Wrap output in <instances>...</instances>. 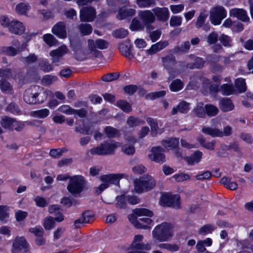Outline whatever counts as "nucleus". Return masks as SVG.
<instances>
[{
    "label": "nucleus",
    "mask_w": 253,
    "mask_h": 253,
    "mask_svg": "<svg viewBox=\"0 0 253 253\" xmlns=\"http://www.w3.org/2000/svg\"><path fill=\"white\" fill-rule=\"evenodd\" d=\"M153 212L145 208H136L132 210V213L128 215L129 221L137 228L149 229L150 225L152 220L149 217H142L139 218V221L137 219V217L146 216L152 217Z\"/></svg>",
    "instance_id": "obj_1"
},
{
    "label": "nucleus",
    "mask_w": 253,
    "mask_h": 253,
    "mask_svg": "<svg viewBox=\"0 0 253 253\" xmlns=\"http://www.w3.org/2000/svg\"><path fill=\"white\" fill-rule=\"evenodd\" d=\"M47 97L46 90L38 85L30 86L25 90L24 94V99L29 104L42 103Z\"/></svg>",
    "instance_id": "obj_2"
},
{
    "label": "nucleus",
    "mask_w": 253,
    "mask_h": 253,
    "mask_svg": "<svg viewBox=\"0 0 253 253\" xmlns=\"http://www.w3.org/2000/svg\"><path fill=\"white\" fill-rule=\"evenodd\" d=\"M134 191L138 194L153 189L156 185V179L151 175L146 174L133 180Z\"/></svg>",
    "instance_id": "obj_3"
},
{
    "label": "nucleus",
    "mask_w": 253,
    "mask_h": 253,
    "mask_svg": "<svg viewBox=\"0 0 253 253\" xmlns=\"http://www.w3.org/2000/svg\"><path fill=\"white\" fill-rule=\"evenodd\" d=\"M152 235L154 239L160 242L167 241L173 236L172 226L166 222L163 223L155 228Z\"/></svg>",
    "instance_id": "obj_4"
},
{
    "label": "nucleus",
    "mask_w": 253,
    "mask_h": 253,
    "mask_svg": "<svg viewBox=\"0 0 253 253\" xmlns=\"http://www.w3.org/2000/svg\"><path fill=\"white\" fill-rule=\"evenodd\" d=\"M123 177V174L121 173H112L102 175L100 177V179L102 183L96 188V194L99 195L103 190L108 188L111 184L119 185L120 180Z\"/></svg>",
    "instance_id": "obj_5"
},
{
    "label": "nucleus",
    "mask_w": 253,
    "mask_h": 253,
    "mask_svg": "<svg viewBox=\"0 0 253 253\" xmlns=\"http://www.w3.org/2000/svg\"><path fill=\"white\" fill-rule=\"evenodd\" d=\"M118 143L114 140L104 141L98 146L90 149L91 155H109L114 153L115 149L118 147Z\"/></svg>",
    "instance_id": "obj_6"
},
{
    "label": "nucleus",
    "mask_w": 253,
    "mask_h": 253,
    "mask_svg": "<svg viewBox=\"0 0 253 253\" xmlns=\"http://www.w3.org/2000/svg\"><path fill=\"white\" fill-rule=\"evenodd\" d=\"M85 181L82 175H75L70 177L67 190L72 194H79L83 190Z\"/></svg>",
    "instance_id": "obj_7"
},
{
    "label": "nucleus",
    "mask_w": 253,
    "mask_h": 253,
    "mask_svg": "<svg viewBox=\"0 0 253 253\" xmlns=\"http://www.w3.org/2000/svg\"><path fill=\"white\" fill-rule=\"evenodd\" d=\"M180 196L178 194L171 195L169 193H166L162 196L161 205L163 206L177 209L180 208Z\"/></svg>",
    "instance_id": "obj_8"
},
{
    "label": "nucleus",
    "mask_w": 253,
    "mask_h": 253,
    "mask_svg": "<svg viewBox=\"0 0 253 253\" xmlns=\"http://www.w3.org/2000/svg\"><path fill=\"white\" fill-rule=\"evenodd\" d=\"M202 131L206 134H208L212 137H222L223 136H229L231 134L232 127L230 126H226L223 129V131L218 129L213 128L211 127L203 126Z\"/></svg>",
    "instance_id": "obj_9"
},
{
    "label": "nucleus",
    "mask_w": 253,
    "mask_h": 253,
    "mask_svg": "<svg viewBox=\"0 0 253 253\" xmlns=\"http://www.w3.org/2000/svg\"><path fill=\"white\" fill-rule=\"evenodd\" d=\"M226 16V11L222 6H219L212 8L210 12V19L211 23L217 25L221 23L223 19Z\"/></svg>",
    "instance_id": "obj_10"
},
{
    "label": "nucleus",
    "mask_w": 253,
    "mask_h": 253,
    "mask_svg": "<svg viewBox=\"0 0 253 253\" xmlns=\"http://www.w3.org/2000/svg\"><path fill=\"white\" fill-rule=\"evenodd\" d=\"M139 15L143 25L146 26V31L153 30L154 28L151 24L155 21L154 14L150 10H144L140 11Z\"/></svg>",
    "instance_id": "obj_11"
},
{
    "label": "nucleus",
    "mask_w": 253,
    "mask_h": 253,
    "mask_svg": "<svg viewBox=\"0 0 253 253\" xmlns=\"http://www.w3.org/2000/svg\"><path fill=\"white\" fill-rule=\"evenodd\" d=\"M80 20L82 22H92L96 17L95 9L92 7H84L80 10Z\"/></svg>",
    "instance_id": "obj_12"
},
{
    "label": "nucleus",
    "mask_w": 253,
    "mask_h": 253,
    "mask_svg": "<svg viewBox=\"0 0 253 253\" xmlns=\"http://www.w3.org/2000/svg\"><path fill=\"white\" fill-rule=\"evenodd\" d=\"M149 159L156 163H163L166 161L164 149L161 147H154L151 149V153L148 155Z\"/></svg>",
    "instance_id": "obj_13"
},
{
    "label": "nucleus",
    "mask_w": 253,
    "mask_h": 253,
    "mask_svg": "<svg viewBox=\"0 0 253 253\" xmlns=\"http://www.w3.org/2000/svg\"><path fill=\"white\" fill-rule=\"evenodd\" d=\"M28 251V247L25 239L23 237H16L12 245V253H18L21 252L25 253Z\"/></svg>",
    "instance_id": "obj_14"
},
{
    "label": "nucleus",
    "mask_w": 253,
    "mask_h": 253,
    "mask_svg": "<svg viewBox=\"0 0 253 253\" xmlns=\"http://www.w3.org/2000/svg\"><path fill=\"white\" fill-rule=\"evenodd\" d=\"M143 236L142 235H137L134 236V240L131 244V248L134 251H149L151 250L150 244H144L142 243Z\"/></svg>",
    "instance_id": "obj_15"
},
{
    "label": "nucleus",
    "mask_w": 253,
    "mask_h": 253,
    "mask_svg": "<svg viewBox=\"0 0 253 253\" xmlns=\"http://www.w3.org/2000/svg\"><path fill=\"white\" fill-rule=\"evenodd\" d=\"M93 218V214L89 211H85L82 214V216L74 221L75 228H81L82 226L86 223H88Z\"/></svg>",
    "instance_id": "obj_16"
},
{
    "label": "nucleus",
    "mask_w": 253,
    "mask_h": 253,
    "mask_svg": "<svg viewBox=\"0 0 253 253\" xmlns=\"http://www.w3.org/2000/svg\"><path fill=\"white\" fill-rule=\"evenodd\" d=\"M52 32L60 39H65L67 37L66 27L63 22H59L52 28Z\"/></svg>",
    "instance_id": "obj_17"
},
{
    "label": "nucleus",
    "mask_w": 253,
    "mask_h": 253,
    "mask_svg": "<svg viewBox=\"0 0 253 253\" xmlns=\"http://www.w3.org/2000/svg\"><path fill=\"white\" fill-rule=\"evenodd\" d=\"M219 107L223 112L231 111L234 109V105L229 98L223 97L219 101Z\"/></svg>",
    "instance_id": "obj_18"
},
{
    "label": "nucleus",
    "mask_w": 253,
    "mask_h": 253,
    "mask_svg": "<svg viewBox=\"0 0 253 253\" xmlns=\"http://www.w3.org/2000/svg\"><path fill=\"white\" fill-rule=\"evenodd\" d=\"M152 11L159 21L164 22L169 18V12L168 9L166 7H155L153 9Z\"/></svg>",
    "instance_id": "obj_19"
},
{
    "label": "nucleus",
    "mask_w": 253,
    "mask_h": 253,
    "mask_svg": "<svg viewBox=\"0 0 253 253\" xmlns=\"http://www.w3.org/2000/svg\"><path fill=\"white\" fill-rule=\"evenodd\" d=\"M229 14L231 16L237 17L242 21L245 22L249 21V18L247 16V12L243 9L233 8L230 11Z\"/></svg>",
    "instance_id": "obj_20"
},
{
    "label": "nucleus",
    "mask_w": 253,
    "mask_h": 253,
    "mask_svg": "<svg viewBox=\"0 0 253 253\" xmlns=\"http://www.w3.org/2000/svg\"><path fill=\"white\" fill-rule=\"evenodd\" d=\"M9 31L15 34L21 35L24 32L25 28L23 24L17 20L10 22Z\"/></svg>",
    "instance_id": "obj_21"
},
{
    "label": "nucleus",
    "mask_w": 253,
    "mask_h": 253,
    "mask_svg": "<svg viewBox=\"0 0 253 253\" xmlns=\"http://www.w3.org/2000/svg\"><path fill=\"white\" fill-rule=\"evenodd\" d=\"M48 211L51 214H54L56 217L55 218L57 222H61L64 220V216L61 212L59 206L57 205H50L48 207Z\"/></svg>",
    "instance_id": "obj_22"
},
{
    "label": "nucleus",
    "mask_w": 253,
    "mask_h": 253,
    "mask_svg": "<svg viewBox=\"0 0 253 253\" xmlns=\"http://www.w3.org/2000/svg\"><path fill=\"white\" fill-rule=\"evenodd\" d=\"M135 13V10L134 9L123 7L119 9L117 15V18L120 20H123L133 16Z\"/></svg>",
    "instance_id": "obj_23"
},
{
    "label": "nucleus",
    "mask_w": 253,
    "mask_h": 253,
    "mask_svg": "<svg viewBox=\"0 0 253 253\" xmlns=\"http://www.w3.org/2000/svg\"><path fill=\"white\" fill-rule=\"evenodd\" d=\"M189 109V103L185 101L180 102L175 107H173L172 109L171 114L174 115L178 112L181 113H185Z\"/></svg>",
    "instance_id": "obj_24"
},
{
    "label": "nucleus",
    "mask_w": 253,
    "mask_h": 253,
    "mask_svg": "<svg viewBox=\"0 0 253 253\" xmlns=\"http://www.w3.org/2000/svg\"><path fill=\"white\" fill-rule=\"evenodd\" d=\"M162 61L164 66L167 71L169 69L174 67L176 64L175 57L173 55H169L165 57H162Z\"/></svg>",
    "instance_id": "obj_25"
},
{
    "label": "nucleus",
    "mask_w": 253,
    "mask_h": 253,
    "mask_svg": "<svg viewBox=\"0 0 253 253\" xmlns=\"http://www.w3.org/2000/svg\"><path fill=\"white\" fill-rule=\"evenodd\" d=\"M203 153L199 150L196 151L193 154L189 157L185 158L187 163L190 165H193L199 163L202 159Z\"/></svg>",
    "instance_id": "obj_26"
},
{
    "label": "nucleus",
    "mask_w": 253,
    "mask_h": 253,
    "mask_svg": "<svg viewBox=\"0 0 253 253\" xmlns=\"http://www.w3.org/2000/svg\"><path fill=\"white\" fill-rule=\"evenodd\" d=\"M15 122L16 120L15 119L8 116H4L1 120L0 125L3 128L12 130H13Z\"/></svg>",
    "instance_id": "obj_27"
},
{
    "label": "nucleus",
    "mask_w": 253,
    "mask_h": 253,
    "mask_svg": "<svg viewBox=\"0 0 253 253\" xmlns=\"http://www.w3.org/2000/svg\"><path fill=\"white\" fill-rule=\"evenodd\" d=\"M131 44L129 41H126L120 43L119 49L123 55L126 57H130L132 55L130 51Z\"/></svg>",
    "instance_id": "obj_28"
},
{
    "label": "nucleus",
    "mask_w": 253,
    "mask_h": 253,
    "mask_svg": "<svg viewBox=\"0 0 253 253\" xmlns=\"http://www.w3.org/2000/svg\"><path fill=\"white\" fill-rule=\"evenodd\" d=\"M220 91L224 96H229L235 94L236 90L232 84H225L220 86Z\"/></svg>",
    "instance_id": "obj_29"
},
{
    "label": "nucleus",
    "mask_w": 253,
    "mask_h": 253,
    "mask_svg": "<svg viewBox=\"0 0 253 253\" xmlns=\"http://www.w3.org/2000/svg\"><path fill=\"white\" fill-rule=\"evenodd\" d=\"M205 113L209 117H212L215 116L219 113L218 108L211 104H206L204 106Z\"/></svg>",
    "instance_id": "obj_30"
},
{
    "label": "nucleus",
    "mask_w": 253,
    "mask_h": 253,
    "mask_svg": "<svg viewBox=\"0 0 253 253\" xmlns=\"http://www.w3.org/2000/svg\"><path fill=\"white\" fill-rule=\"evenodd\" d=\"M209 80H204L203 82V87L205 89L209 88L210 92L212 94H216L218 91H220V86L217 84H210L208 82Z\"/></svg>",
    "instance_id": "obj_31"
},
{
    "label": "nucleus",
    "mask_w": 253,
    "mask_h": 253,
    "mask_svg": "<svg viewBox=\"0 0 253 253\" xmlns=\"http://www.w3.org/2000/svg\"><path fill=\"white\" fill-rule=\"evenodd\" d=\"M49 114V111L47 109L33 111L30 112V115L33 117L44 119Z\"/></svg>",
    "instance_id": "obj_32"
},
{
    "label": "nucleus",
    "mask_w": 253,
    "mask_h": 253,
    "mask_svg": "<svg viewBox=\"0 0 253 253\" xmlns=\"http://www.w3.org/2000/svg\"><path fill=\"white\" fill-rule=\"evenodd\" d=\"M205 63V61L202 58L197 57L194 63H188L186 67L191 69H201L203 68Z\"/></svg>",
    "instance_id": "obj_33"
},
{
    "label": "nucleus",
    "mask_w": 253,
    "mask_h": 253,
    "mask_svg": "<svg viewBox=\"0 0 253 253\" xmlns=\"http://www.w3.org/2000/svg\"><path fill=\"white\" fill-rule=\"evenodd\" d=\"M190 43L189 41H186L181 43L180 45H177L173 48V52L175 53L181 52L187 53L190 47Z\"/></svg>",
    "instance_id": "obj_34"
},
{
    "label": "nucleus",
    "mask_w": 253,
    "mask_h": 253,
    "mask_svg": "<svg viewBox=\"0 0 253 253\" xmlns=\"http://www.w3.org/2000/svg\"><path fill=\"white\" fill-rule=\"evenodd\" d=\"M116 206L117 208H119L121 209H125L127 207V199L126 196L124 195H122L120 196H118L116 198Z\"/></svg>",
    "instance_id": "obj_35"
},
{
    "label": "nucleus",
    "mask_w": 253,
    "mask_h": 253,
    "mask_svg": "<svg viewBox=\"0 0 253 253\" xmlns=\"http://www.w3.org/2000/svg\"><path fill=\"white\" fill-rule=\"evenodd\" d=\"M116 104L119 108L126 113H129L132 110L131 105L126 100H120L117 102Z\"/></svg>",
    "instance_id": "obj_36"
},
{
    "label": "nucleus",
    "mask_w": 253,
    "mask_h": 253,
    "mask_svg": "<svg viewBox=\"0 0 253 253\" xmlns=\"http://www.w3.org/2000/svg\"><path fill=\"white\" fill-rule=\"evenodd\" d=\"M163 145L166 148L173 149L177 146L179 144L177 138H170L162 141Z\"/></svg>",
    "instance_id": "obj_37"
},
{
    "label": "nucleus",
    "mask_w": 253,
    "mask_h": 253,
    "mask_svg": "<svg viewBox=\"0 0 253 253\" xmlns=\"http://www.w3.org/2000/svg\"><path fill=\"white\" fill-rule=\"evenodd\" d=\"M208 16V14L206 11H204L200 13L195 23V26L197 28L199 29L203 27Z\"/></svg>",
    "instance_id": "obj_38"
},
{
    "label": "nucleus",
    "mask_w": 253,
    "mask_h": 253,
    "mask_svg": "<svg viewBox=\"0 0 253 253\" xmlns=\"http://www.w3.org/2000/svg\"><path fill=\"white\" fill-rule=\"evenodd\" d=\"M42 38L44 42L49 46L56 45L58 43L57 40L50 34H45Z\"/></svg>",
    "instance_id": "obj_39"
},
{
    "label": "nucleus",
    "mask_w": 253,
    "mask_h": 253,
    "mask_svg": "<svg viewBox=\"0 0 253 253\" xmlns=\"http://www.w3.org/2000/svg\"><path fill=\"white\" fill-rule=\"evenodd\" d=\"M166 94V91L165 90L153 92L146 94L145 96V98L146 99L155 100L156 99L162 97Z\"/></svg>",
    "instance_id": "obj_40"
},
{
    "label": "nucleus",
    "mask_w": 253,
    "mask_h": 253,
    "mask_svg": "<svg viewBox=\"0 0 253 253\" xmlns=\"http://www.w3.org/2000/svg\"><path fill=\"white\" fill-rule=\"evenodd\" d=\"M148 124L150 126L151 128V134L153 136H155L158 133V124L156 121L151 118H148L146 119Z\"/></svg>",
    "instance_id": "obj_41"
},
{
    "label": "nucleus",
    "mask_w": 253,
    "mask_h": 253,
    "mask_svg": "<svg viewBox=\"0 0 253 253\" xmlns=\"http://www.w3.org/2000/svg\"><path fill=\"white\" fill-rule=\"evenodd\" d=\"M78 28L83 35H89L92 31V27L89 24H81L78 26Z\"/></svg>",
    "instance_id": "obj_42"
},
{
    "label": "nucleus",
    "mask_w": 253,
    "mask_h": 253,
    "mask_svg": "<svg viewBox=\"0 0 253 253\" xmlns=\"http://www.w3.org/2000/svg\"><path fill=\"white\" fill-rule=\"evenodd\" d=\"M158 247L161 249H166L169 251L173 252H176L179 250V247L176 244H170L169 243H163L159 244Z\"/></svg>",
    "instance_id": "obj_43"
},
{
    "label": "nucleus",
    "mask_w": 253,
    "mask_h": 253,
    "mask_svg": "<svg viewBox=\"0 0 253 253\" xmlns=\"http://www.w3.org/2000/svg\"><path fill=\"white\" fill-rule=\"evenodd\" d=\"M183 87V84L181 80H173L169 85V88L172 91L176 92Z\"/></svg>",
    "instance_id": "obj_44"
},
{
    "label": "nucleus",
    "mask_w": 253,
    "mask_h": 253,
    "mask_svg": "<svg viewBox=\"0 0 253 253\" xmlns=\"http://www.w3.org/2000/svg\"><path fill=\"white\" fill-rule=\"evenodd\" d=\"M55 219L54 217L49 216L46 217L43 222V227L46 230H50L55 226Z\"/></svg>",
    "instance_id": "obj_45"
},
{
    "label": "nucleus",
    "mask_w": 253,
    "mask_h": 253,
    "mask_svg": "<svg viewBox=\"0 0 253 253\" xmlns=\"http://www.w3.org/2000/svg\"><path fill=\"white\" fill-rule=\"evenodd\" d=\"M152 30L146 31L149 33V38L152 42H156L160 38L162 32L159 30L151 31Z\"/></svg>",
    "instance_id": "obj_46"
},
{
    "label": "nucleus",
    "mask_w": 253,
    "mask_h": 253,
    "mask_svg": "<svg viewBox=\"0 0 253 253\" xmlns=\"http://www.w3.org/2000/svg\"><path fill=\"white\" fill-rule=\"evenodd\" d=\"M88 47L92 52H93V54L94 56L99 57L101 55V52L96 50L95 41L94 42L93 40L89 39L88 40Z\"/></svg>",
    "instance_id": "obj_47"
},
{
    "label": "nucleus",
    "mask_w": 253,
    "mask_h": 253,
    "mask_svg": "<svg viewBox=\"0 0 253 253\" xmlns=\"http://www.w3.org/2000/svg\"><path fill=\"white\" fill-rule=\"evenodd\" d=\"M5 111L13 114H19L20 113V109L19 106L15 103L12 102L6 108Z\"/></svg>",
    "instance_id": "obj_48"
},
{
    "label": "nucleus",
    "mask_w": 253,
    "mask_h": 253,
    "mask_svg": "<svg viewBox=\"0 0 253 253\" xmlns=\"http://www.w3.org/2000/svg\"><path fill=\"white\" fill-rule=\"evenodd\" d=\"M126 123L129 127H132L140 124H144V122L133 117H129L126 121Z\"/></svg>",
    "instance_id": "obj_49"
},
{
    "label": "nucleus",
    "mask_w": 253,
    "mask_h": 253,
    "mask_svg": "<svg viewBox=\"0 0 253 253\" xmlns=\"http://www.w3.org/2000/svg\"><path fill=\"white\" fill-rule=\"evenodd\" d=\"M67 48L65 45H62L56 50H53L50 52V55H56L61 58L67 52Z\"/></svg>",
    "instance_id": "obj_50"
},
{
    "label": "nucleus",
    "mask_w": 253,
    "mask_h": 253,
    "mask_svg": "<svg viewBox=\"0 0 253 253\" xmlns=\"http://www.w3.org/2000/svg\"><path fill=\"white\" fill-rule=\"evenodd\" d=\"M214 228L212 225L206 224L199 229L198 233L200 234L205 235L206 234L211 233L212 231L214 230Z\"/></svg>",
    "instance_id": "obj_51"
},
{
    "label": "nucleus",
    "mask_w": 253,
    "mask_h": 253,
    "mask_svg": "<svg viewBox=\"0 0 253 253\" xmlns=\"http://www.w3.org/2000/svg\"><path fill=\"white\" fill-rule=\"evenodd\" d=\"M192 112L199 118H205L206 116L205 109L202 106H197L193 109Z\"/></svg>",
    "instance_id": "obj_52"
},
{
    "label": "nucleus",
    "mask_w": 253,
    "mask_h": 253,
    "mask_svg": "<svg viewBox=\"0 0 253 253\" xmlns=\"http://www.w3.org/2000/svg\"><path fill=\"white\" fill-rule=\"evenodd\" d=\"M219 40L222 44L224 46L231 47L232 46L231 39L227 35L224 34L221 35L219 37Z\"/></svg>",
    "instance_id": "obj_53"
},
{
    "label": "nucleus",
    "mask_w": 253,
    "mask_h": 253,
    "mask_svg": "<svg viewBox=\"0 0 253 253\" xmlns=\"http://www.w3.org/2000/svg\"><path fill=\"white\" fill-rule=\"evenodd\" d=\"M128 34V32L125 29H119L115 30L113 33V36L115 38L123 39L125 38Z\"/></svg>",
    "instance_id": "obj_54"
},
{
    "label": "nucleus",
    "mask_w": 253,
    "mask_h": 253,
    "mask_svg": "<svg viewBox=\"0 0 253 253\" xmlns=\"http://www.w3.org/2000/svg\"><path fill=\"white\" fill-rule=\"evenodd\" d=\"M221 148L223 151H228L230 150H232L235 152H239L240 151L239 145L236 142L231 143L229 145L222 144L221 145Z\"/></svg>",
    "instance_id": "obj_55"
},
{
    "label": "nucleus",
    "mask_w": 253,
    "mask_h": 253,
    "mask_svg": "<svg viewBox=\"0 0 253 253\" xmlns=\"http://www.w3.org/2000/svg\"><path fill=\"white\" fill-rule=\"evenodd\" d=\"M144 26V25H143L139 21L134 18L132 20L130 28L132 31H137L143 30Z\"/></svg>",
    "instance_id": "obj_56"
},
{
    "label": "nucleus",
    "mask_w": 253,
    "mask_h": 253,
    "mask_svg": "<svg viewBox=\"0 0 253 253\" xmlns=\"http://www.w3.org/2000/svg\"><path fill=\"white\" fill-rule=\"evenodd\" d=\"M235 84L239 92L242 93L246 91L247 86L245 80H236Z\"/></svg>",
    "instance_id": "obj_57"
},
{
    "label": "nucleus",
    "mask_w": 253,
    "mask_h": 253,
    "mask_svg": "<svg viewBox=\"0 0 253 253\" xmlns=\"http://www.w3.org/2000/svg\"><path fill=\"white\" fill-rule=\"evenodd\" d=\"M8 208L5 206H0V220L5 222L9 217Z\"/></svg>",
    "instance_id": "obj_58"
},
{
    "label": "nucleus",
    "mask_w": 253,
    "mask_h": 253,
    "mask_svg": "<svg viewBox=\"0 0 253 253\" xmlns=\"http://www.w3.org/2000/svg\"><path fill=\"white\" fill-rule=\"evenodd\" d=\"M104 131L107 135V136L109 138L114 137L116 135H117L118 132V131L117 129L110 126H106L104 128Z\"/></svg>",
    "instance_id": "obj_59"
},
{
    "label": "nucleus",
    "mask_w": 253,
    "mask_h": 253,
    "mask_svg": "<svg viewBox=\"0 0 253 253\" xmlns=\"http://www.w3.org/2000/svg\"><path fill=\"white\" fill-rule=\"evenodd\" d=\"M218 39L219 40L218 35L217 33L212 32L210 34L207 38V41L210 44L215 43Z\"/></svg>",
    "instance_id": "obj_60"
},
{
    "label": "nucleus",
    "mask_w": 253,
    "mask_h": 253,
    "mask_svg": "<svg viewBox=\"0 0 253 253\" xmlns=\"http://www.w3.org/2000/svg\"><path fill=\"white\" fill-rule=\"evenodd\" d=\"M137 4L140 7H147L155 4V0H137Z\"/></svg>",
    "instance_id": "obj_61"
},
{
    "label": "nucleus",
    "mask_w": 253,
    "mask_h": 253,
    "mask_svg": "<svg viewBox=\"0 0 253 253\" xmlns=\"http://www.w3.org/2000/svg\"><path fill=\"white\" fill-rule=\"evenodd\" d=\"M29 5L24 3H19L15 8L16 11L19 14H24L28 10Z\"/></svg>",
    "instance_id": "obj_62"
},
{
    "label": "nucleus",
    "mask_w": 253,
    "mask_h": 253,
    "mask_svg": "<svg viewBox=\"0 0 253 253\" xmlns=\"http://www.w3.org/2000/svg\"><path fill=\"white\" fill-rule=\"evenodd\" d=\"M96 47L100 49H104L108 48L109 43L108 41L103 39H97L95 41Z\"/></svg>",
    "instance_id": "obj_63"
},
{
    "label": "nucleus",
    "mask_w": 253,
    "mask_h": 253,
    "mask_svg": "<svg viewBox=\"0 0 253 253\" xmlns=\"http://www.w3.org/2000/svg\"><path fill=\"white\" fill-rule=\"evenodd\" d=\"M138 87L136 85H128L124 87L125 92L129 94L130 95H133L137 90Z\"/></svg>",
    "instance_id": "obj_64"
}]
</instances>
